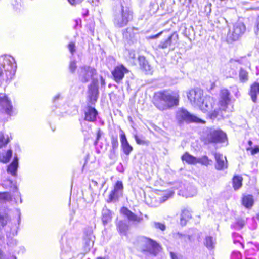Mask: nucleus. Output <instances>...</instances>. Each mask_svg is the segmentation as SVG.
<instances>
[{
    "label": "nucleus",
    "mask_w": 259,
    "mask_h": 259,
    "mask_svg": "<svg viewBox=\"0 0 259 259\" xmlns=\"http://www.w3.org/2000/svg\"><path fill=\"white\" fill-rule=\"evenodd\" d=\"M191 218V213L187 209H184L182 211L181 215L180 223L182 225H185L186 222Z\"/></svg>",
    "instance_id": "nucleus-31"
},
{
    "label": "nucleus",
    "mask_w": 259,
    "mask_h": 259,
    "mask_svg": "<svg viewBox=\"0 0 259 259\" xmlns=\"http://www.w3.org/2000/svg\"><path fill=\"white\" fill-rule=\"evenodd\" d=\"M177 119L180 124L183 122L187 123L196 122V123H204V121L198 117L190 114L185 109H182L177 112Z\"/></svg>",
    "instance_id": "nucleus-9"
},
{
    "label": "nucleus",
    "mask_w": 259,
    "mask_h": 259,
    "mask_svg": "<svg viewBox=\"0 0 259 259\" xmlns=\"http://www.w3.org/2000/svg\"><path fill=\"white\" fill-rule=\"evenodd\" d=\"M242 178L239 176H234L233 179V187L235 190L239 189L242 186Z\"/></svg>",
    "instance_id": "nucleus-35"
},
{
    "label": "nucleus",
    "mask_w": 259,
    "mask_h": 259,
    "mask_svg": "<svg viewBox=\"0 0 259 259\" xmlns=\"http://www.w3.org/2000/svg\"><path fill=\"white\" fill-rule=\"evenodd\" d=\"M17 227H14L13 229L11 228L10 233L9 234H7V244L8 246L9 251L12 252V253L15 252H17L18 253H19L20 252L23 253L24 251V247L22 246L17 247L18 244V241L11 236V234L13 235L17 234Z\"/></svg>",
    "instance_id": "nucleus-10"
},
{
    "label": "nucleus",
    "mask_w": 259,
    "mask_h": 259,
    "mask_svg": "<svg viewBox=\"0 0 259 259\" xmlns=\"http://www.w3.org/2000/svg\"><path fill=\"white\" fill-rule=\"evenodd\" d=\"M3 70H4L3 68L0 65V84H1V83L3 81H7L8 80H10V79H5L6 73H5V74H4L3 73Z\"/></svg>",
    "instance_id": "nucleus-48"
},
{
    "label": "nucleus",
    "mask_w": 259,
    "mask_h": 259,
    "mask_svg": "<svg viewBox=\"0 0 259 259\" xmlns=\"http://www.w3.org/2000/svg\"><path fill=\"white\" fill-rule=\"evenodd\" d=\"M0 65L6 73L5 79H12L17 68L14 58L10 55H2L0 56Z\"/></svg>",
    "instance_id": "nucleus-5"
},
{
    "label": "nucleus",
    "mask_w": 259,
    "mask_h": 259,
    "mask_svg": "<svg viewBox=\"0 0 259 259\" xmlns=\"http://www.w3.org/2000/svg\"><path fill=\"white\" fill-rule=\"evenodd\" d=\"M248 145L250 146V147H251V146L252 145V144H253V143H252V141H251V140H249V141H248Z\"/></svg>",
    "instance_id": "nucleus-63"
},
{
    "label": "nucleus",
    "mask_w": 259,
    "mask_h": 259,
    "mask_svg": "<svg viewBox=\"0 0 259 259\" xmlns=\"http://www.w3.org/2000/svg\"><path fill=\"white\" fill-rule=\"evenodd\" d=\"M153 226L156 229H159L162 231H164L165 230L166 227L164 224L154 222L153 223Z\"/></svg>",
    "instance_id": "nucleus-45"
},
{
    "label": "nucleus",
    "mask_w": 259,
    "mask_h": 259,
    "mask_svg": "<svg viewBox=\"0 0 259 259\" xmlns=\"http://www.w3.org/2000/svg\"><path fill=\"white\" fill-rule=\"evenodd\" d=\"M135 140L136 141V142L138 144H145L146 143V141L140 138L139 136H138L137 135H135Z\"/></svg>",
    "instance_id": "nucleus-51"
},
{
    "label": "nucleus",
    "mask_w": 259,
    "mask_h": 259,
    "mask_svg": "<svg viewBox=\"0 0 259 259\" xmlns=\"http://www.w3.org/2000/svg\"><path fill=\"white\" fill-rule=\"evenodd\" d=\"M253 204V199L252 195L244 196L242 198V204L247 208L251 207Z\"/></svg>",
    "instance_id": "nucleus-29"
},
{
    "label": "nucleus",
    "mask_w": 259,
    "mask_h": 259,
    "mask_svg": "<svg viewBox=\"0 0 259 259\" xmlns=\"http://www.w3.org/2000/svg\"><path fill=\"white\" fill-rule=\"evenodd\" d=\"M76 61L75 60L71 61L69 66L70 71L72 73H74L76 69Z\"/></svg>",
    "instance_id": "nucleus-44"
},
{
    "label": "nucleus",
    "mask_w": 259,
    "mask_h": 259,
    "mask_svg": "<svg viewBox=\"0 0 259 259\" xmlns=\"http://www.w3.org/2000/svg\"><path fill=\"white\" fill-rule=\"evenodd\" d=\"M187 97L193 106H200L203 100V92L199 88H195L189 91Z\"/></svg>",
    "instance_id": "nucleus-12"
},
{
    "label": "nucleus",
    "mask_w": 259,
    "mask_h": 259,
    "mask_svg": "<svg viewBox=\"0 0 259 259\" xmlns=\"http://www.w3.org/2000/svg\"><path fill=\"white\" fill-rule=\"evenodd\" d=\"M239 78L242 83L246 82L248 80V72L242 67L239 71Z\"/></svg>",
    "instance_id": "nucleus-32"
},
{
    "label": "nucleus",
    "mask_w": 259,
    "mask_h": 259,
    "mask_svg": "<svg viewBox=\"0 0 259 259\" xmlns=\"http://www.w3.org/2000/svg\"><path fill=\"white\" fill-rule=\"evenodd\" d=\"M191 192L190 193H186L184 196L186 197H191L195 196L197 193L196 189L194 188H190Z\"/></svg>",
    "instance_id": "nucleus-46"
},
{
    "label": "nucleus",
    "mask_w": 259,
    "mask_h": 259,
    "mask_svg": "<svg viewBox=\"0 0 259 259\" xmlns=\"http://www.w3.org/2000/svg\"><path fill=\"white\" fill-rule=\"evenodd\" d=\"M183 161H185L188 164H195L197 163V157H195L188 152H186L181 157Z\"/></svg>",
    "instance_id": "nucleus-28"
},
{
    "label": "nucleus",
    "mask_w": 259,
    "mask_h": 259,
    "mask_svg": "<svg viewBox=\"0 0 259 259\" xmlns=\"http://www.w3.org/2000/svg\"><path fill=\"white\" fill-rule=\"evenodd\" d=\"M120 137L122 149L125 155H128L132 151L133 148L128 142L126 135L123 131L120 130Z\"/></svg>",
    "instance_id": "nucleus-17"
},
{
    "label": "nucleus",
    "mask_w": 259,
    "mask_h": 259,
    "mask_svg": "<svg viewBox=\"0 0 259 259\" xmlns=\"http://www.w3.org/2000/svg\"><path fill=\"white\" fill-rule=\"evenodd\" d=\"M74 256L71 247L66 244V246H63L61 254V259H72Z\"/></svg>",
    "instance_id": "nucleus-24"
},
{
    "label": "nucleus",
    "mask_w": 259,
    "mask_h": 259,
    "mask_svg": "<svg viewBox=\"0 0 259 259\" xmlns=\"http://www.w3.org/2000/svg\"><path fill=\"white\" fill-rule=\"evenodd\" d=\"M233 256L235 255L237 257V259H240L241 257V254L238 251L234 252L232 254Z\"/></svg>",
    "instance_id": "nucleus-57"
},
{
    "label": "nucleus",
    "mask_w": 259,
    "mask_h": 259,
    "mask_svg": "<svg viewBox=\"0 0 259 259\" xmlns=\"http://www.w3.org/2000/svg\"><path fill=\"white\" fill-rule=\"evenodd\" d=\"M138 29L134 27H128L123 30V35L127 40L132 42L135 39L136 35L138 34Z\"/></svg>",
    "instance_id": "nucleus-20"
},
{
    "label": "nucleus",
    "mask_w": 259,
    "mask_h": 259,
    "mask_svg": "<svg viewBox=\"0 0 259 259\" xmlns=\"http://www.w3.org/2000/svg\"><path fill=\"white\" fill-rule=\"evenodd\" d=\"M247 151H250L252 155H254L259 152V146H255L254 148L248 147Z\"/></svg>",
    "instance_id": "nucleus-47"
},
{
    "label": "nucleus",
    "mask_w": 259,
    "mask_h": 259,
    "mask_svg": "<svg viewBox=\"0 0 259 259\" xmlns=\"http://www.w3.org/2000/svg\"><path fill=\"white\" fill-rule=\"evenodd\" d=\"M113 23L114 26L121 28L126 26L133 18V12L127 6L120 2L113 9Z\"/></svg>",
    "instance_id": "nucleus-3"
},
{
    "label": "nucleus",
    "mask_w": 259,
    "mask_h": 259,
    "mask_svg": "<svg viewBox=\"0 0 259 259\" xmlns=\"http://www.w3.org/2000/svg\"><path fill=\"white\" fill-rule=\"evenodd\" d=\"M60 94H57L53 98V102H55L56 101L59 100L60 99Z\"/></svg>",
    "instance_id": "nucleus-59"
},
{
    "label": "nucleus",
    "mask_w": 259,
    "mask_h": 259,
    "mask_svg": "<svg viewBox=\"0 0 259 259\" xmlns=\"http://www.w3.org/2000/svg\"><path fill=\"white\" fill-rule=\"evenodd\" d=\"M9 217L7 214L0 213V229L7 223Z\"/></svg>",
    "instance_id": "nucleus-41"
},
{
    "label": "nucleus",
    "mask_w": 259,
    "mask_h": 259,
    "mask_svg": "<svg viewBox=\"0 0 259 259\" xmlns=\"http://www.w3.org/2000/svg\"><path fill=\"white\" fill-rule=\"evenodd\" d=\"M128 72V69L123 65H121L116 67L112 71V74L114 80L117 83H120L124 77L125 73H126Z\"/></svg>",
    "instance_id": "nucleus-16"
},
{
    "label": "nucleus",
    "mask_w": 259,
    "mask_h": 259,
    "mask_svg": "<svg viewBox=\"0 0 259 259\" xmlns=\"http://www.w3.org/2000/svg\"><path fill=\"white\" fill-rule=\"evenodd\" d=\"M117 226L120 234L126 235L128 229V226L125 222L120 221L118 222Z\"/></svg>",
    "instance_id": "nucleus-33"
},
{
    "label": "nucleus",
    "mask_w": 259,
    "mask_h": 259,
    "mask_svg": "<svg viewBox=\"0 0 259 259\" xmlns=\"http://www.w3.org/2000/svg\"><path fill=\"white\" fill-rule=\"evenodd\" d=\"M246 27L244 24L241 22L235 23L233 26V31L228 34V40L236 41L244 33Z\"/></svg>",
    "instance_id": "nucleus-11"
},
{
    "label": "nucleus",
    "mask_w": 259,
    "mask_h": 259,
    "mask_svg": "<svg viewBox=\"0 0 259 259\" xmlns=\"http://www.w3.org/2000/svg\"><path fill=\"white\" fill-rule=\"evenodd\" d=\"M92 184L93 186H95V187H98V182L96 181H95V180H92Z\"/></svg>",
    "instance_id": "nucleus-61"
},
{
    "label": "nucleus",
    "mask_w": 259,
    "mask_h": 259,
    "mask_svg": "<svg viewBox=\"0 0 259 259\" xmlns=\"http://www.w3.org/2000/svg\"><path fill=\"white\" fill-rule=\"evenodd\" d=\"M12 152L11 150H9L7 152H3L0 153V161L6 163L9 161L12 157Z\"/></svg>",
    "instance_id": "nucleus-30"
},
{
    "label": "nucleus",
    "mask_w": 259,
    "mask_h": 259,
    "mask_svg": "<svg viewBox=\"0 0 259 259\" xmlns=\"http://www.w3.org/2000/svg\"><path fill=\"white\" fill-rule=\"evenodd\" d=\"M214 157L216 161L215 167L217 169L223 170L224 168H227L226 157L220 153H215Z\"/></svg>",
    "instance_id": "nucleus-19"
},
{
    "label": "nucleus",
    "mask_w": 259,
    "mask_h": 259,
    "mask_svg": "<svg viewBox=\"0 0 259 259\" xmlns=\"http://www.w3.org/2000/svg\"><path fill=\"white\" fill-rule=\"evenodd\" d=\"M254 31L256 35L259 34V15L257 19L256 25L254 28Z\"/></svg>",
    "instance_id": "nucleus-53"
},
{
    "label": "nucleus",
    "mask_w": 259,
    "mask_h": 259,
    "mask_svg": "<svg viewBox=\"0 0 259 259\" xmlns=\"http://www.w3.org/2000/svg\"><path fill=\"white\" fill-rule=\"evenodd\" d=\"M230 93L228 90L223 89L220 93V109H221V117L225 118L229 116V113L232 111L231 109L228 107V104L230 102L229 98Z\"/></svg>",
    "instance_id": "nucleus-7"
},
{
    "label": "nucleus",
    "mask_w": 259,
    "mask_h": 259,
    "mask_svg": "<svg viewBox=\"0 0 259 259\" xmlns=\"http://www.w3.org/2000/svg\"><path fill=\"white\" fill-rule=\"evenodd\" d=\"M83 236V250L87 252L93 247L95 240V236L93 234L92 231L90 229L84 232Z\"/></svg>",
    "instance_id": "nucleus-15"
},
{
    "label": "nucleus",
    "mask_w": 259,
    "mask_h": 259,
    "mask_svg": "<svg viewBox=\"0 0 259 259\" xmlns=\"http://www.w3.org/2000/svg\"><path fill=\"white\" fill-rule=\"evenodd\" d=\"M101 136V132L100 129H99L98 131L97 134L96 140L95 142V144H97V143L98 142V140L100 138Z\"/></svg>",
    "instance_id": "nucleus-55"
},
{
    "label": "nucleus",
    "mask_w": 259,
    "mask_h": 259,
    "mask_svg": "<svg viewBox=\"0 0 259 259\" xmlns=\"http://www.w3.org/2000/svg\"><path fill=\"white\" fill-rule=\"evenodd\" d=\"M121 196H122V195L119 193L112 190L109 195L108 198L107 199V202L108 203L116 202L118 201L119 197Z\"/></svg>",
    "instance_id": "nucleus-34"
},
{
    "label": "nucleus",
    "mask_w": 259,
    "mask_h": 259,
    "mask_svg": "<svg viewBox=\"0 0 259 259\" xmlns=\"http://www.w3.org/2000/svg\"><path fill=\"white\" fill-rule=\"evenodd\" d=\"M161 32L157 34H156L155 35H153V36H151L150 38L152 39H156V38H158L161 35Z\"/></svg>",
    "instance_id": "nucleus-60"
},
{
    "label": "nucleus",
    "mask_w": 259,
    "mask_h": 259,
    "mask_svg": "<svg viewBox=\"0 0 259 259\" xmlns=\"http://www.w3.org/2000/svg\"><path fill=\"white\" fill-rule=\"evenodd\" d=\"M178 39V35L176 32H174L167 37L162 39L156 46V49L159 50L170 48L171 46L175 45L177 43Z\"/></svg>",
    "instance_id": "nucleus-13"
},
{
    "label": "nucleus",
    "mask_w": 259,
    "mask_h": 259,
    "mask_svg": "<svg viewBox=\"0 0 259 259\" xmlns=\"http://www.w3.org/2000/svg\"><path fill=\"white\" fill-rule=\"evenodd\" d=\"M9 259H16V257L15 255H12V256H11Z\"/></svg>",
    "instance_id": "nucleus-64"
},
{
    "label": "nucleus",
    "mask_w": 259,
    "mask_h": 259,
    "mask_svg": "<svg viewBox=\"0 0 259 259\" xmlns=\"http://www.w3.org/2000/svg\"><path fill=\"white\" fill-rule=\"evenodd\" d=\"M9 142V139L8 136L5 137L2 132H0V148L5 146Z\"/></svg>",
    "instance_id": "nucleus-40"
},
{
    "label": "nucleus",
    "mask_w": 259,
    "mask_h": 259,
    "mask_svg": "<svg viewBox=\"0 0 259 259\" xmlns=\"http://www.w3.org/2000/svg\"><path fill=\"white\" fill-rule=\"evenodd\" d=\"M121 212L130 221L140 223L143 220L142 217H138L126 207H123L121 210Z\"/></svg>",
    "instance_id": "nucleus-21"
},
{
    "label": "nucleus",
    "mask_w": 259,
    "mask_h": 259,
    "mask_svg": "<svg viewBox=\"0 0 259 259\" xmlns=\"http://www.w3.org/2000/svg\"><path fill=\"white\" fill-rule=\"evenodd\" d=\"M171 259H180L177 255L174 252H170V253Z\"/></svg>",
    "instance_id": "nucleus-58"
},
{
    "label": "nucleus",
    "mask_w": 259,
    "mask_h": 259,
    "mask_svg": "<svg viewBox=\"0 0 259 259\" xmlns=\"http://www.w3.org/2000/svg\"><path fill=\"white\" fill-rule=\"evenodd\" d=\"M153 100L154 105L163 111L178 105L179 95L176 91H161L155 94Z\"/></svg>",
    "instance_id": "nucleus-2"
},
{
    "label": "nucleus",
    "mask_w": 259,
    "mask_h": 259,
    "mask_svg": "<svg viewBox=\"0 0 259 259\" xmlns=\"http://www.w3.org/2000/svg\"><path fill=\"white\" fill-rule=\"evenodd\" d=\"M0 111L11 115L13 113V106L8 97L4 94H0Z\"/></svg>",
    "instance_id": "nucleus-14"
},
{
    "label": "nucleus",
    "mask_w": 259,
    "mask_h": 259,
    "mask_svg": "<svg viewBox=\"0 0 259 259\" xmlns=\"http://www.w3.org/2000/svg\"><path fill=\"white\" fill-rule=\"evenodd\" d=\"M174 236L176 239H180L185 242H187V240H190L191 238L189 235L182 234L180 232H177L174 234Z\"/></svg>",
    "instance_id": "nucleus-38"
},
{
    "label": "nucleus",
    "mask_w": 259,
    "mask_h": 259,
    "mask_svg": "<svg viewBox=\"0 0 259 259\" xmlns=\"http://www.w3.org/2000/svg\"><path fill=\"white\" fill-rule=\"evenodd\" d=\"M198 106L203 112H207L211 119H214L219 116H221V109L215 104V101L212 97H206L202 101L201 105Z\"/></svg>",
    "instance_id": "nucleus-6"
},
{
    "label": "nucleus",
    "mask_w": 259,
    "mask_h": 259,
    "mask_svg": "<svg viewBox=\"0 0 259 259\" xmlns=\"http://www.w3.org/2000/svg\"><path fill=\"white\" fill-rule=\"evenodd\" d=\"M112 219L111 212L110 210L105 207L102 210V220L104 225L107 224L111 221Z\"/></svg>",
    "instance_id": "nucleus-27"
},
{
    "label": "nucleus",
    "mask_w": 259,
    "mask_h": 259,
    "mask_svg": "<svg viewBox=\"0 0 259 259\" xmlns=\"http://www.w3.org/2000/svg\"><path fill=\"white\" fill-rule=\"evenodd\" d=\"M123 189V184L121 181H117L113 191L117 192L122 195V191Z\"/></svg>",
    "instance_id": "nucleus-39"
},
{
    "label": "nucleus",
    "mask_w": 259,
    "mask_h": 259,
    "mask_svg": "<svg viewBox=\"0 0 259 259\" xmlns=\"http://www.w3.org/2000/svg\"><path fill=\"white\" fill-rule=\"evenodd\" d=\"M69 3L73 6H75L81 3L83 0H68Z\"/></svg>",
    "instance_id": "nucleus-52"
},
{
    "label": "nucleus",
    "mask_w": 259,
    "mask_h": 259,
    "mask_svg": "<svg viewBox=\"0 0 259 259\" xmlns=\"http://www.w3.org/2000/svg\"><path fill=\"white\" fill-rule=\"evenodd\" d=\"M78 74L79 80L83 83L92 80L91 83L88 86V97L89 103L94 104L99 94L98 80L95 77L97 74V70L90 66L82 65L79 67Z\"/></svg>",
    "instance_id": "nucleus-1"
},
{
    "label": "nucleus",
    "mask_w": 259,
    "mask_h": 259,
    "mask_svg": "<svg viewBox=\"0 0 259 259\" xmlns=\"http://www.w3.org/2000/svg\"><path fill=\"white\" fill-rule=\"evenodd\" d=\"M111 145H112V150L111 151L115 153L116 150L118 147L119 143L118 141L117 136H112L111 137Z\"/></svg>",
    "instance_id": "nucleus-37"
},
{
    "label": "nucleus",
    "mask_w": 259,
    "mask_h": 259,
    "mask_svg": "<svg viewBox=\"0 0 259 259\" xmlns=\"http://www.w3.org/2000/svg\"><path fill=\"white\" fill-rule=\"evenodd\" d=\"M204 244L208 249L212 250L215 248L216 239L212 236H206L204 239Z\"/></svg>",
    "instance_id": "nucleus-25"
},
{
    "label": "nucleus",
    "mask_w": 259,
    "mask_h": 259,
    "mask_svg": "<svg viewBox=\"0 0 259 259\" xmlns=\"http://www.w3.org/2000/svg\"><path fill=\"white\" fill-rule=\"evenodd\" d=\"M226 135L221 130H213L209 132L204 139L205 144L223 143L226 140Z\"/></svg>",
    "instance_id": "nucleus-8"
},
{
    "label": "nucleus",
    "mask_w": 259,
    "mask_h": 259,
    "mask_svg": "<svg viewBox=\"0 0 259 259\" xmlns=\"http://www.w3.org/2000/svg\"><path fill=\"white\" fill-rule=\"evenodd\" d=\"M10 198V195L8 192L0 193V204L9 200Z\"/></svg>",
    "instance_id": "nucleus-42"
},
{
    "label": "nucleus",
    "mask_w": 259,
    "mask_h": 259,
    "mask_svg": "<svg viewBox=\"0 0 259 259\" xmlns=\"http://www.w3.org/2000/svg\"><path fill=\"white\" fill-rule=\"evenodd\" d=\"M197 163H200L205 166H208L212 163V161L209 159L207 156H203L201 157L197 158Z\"/></svg>",
    "instance_id": "nucleus-36"
},
{
    "label": "nucleus",
    "mask_w": 259,
    "mask_h": 259,
    "mask_svg": "<svg viewBox=\"0 0 259 259\" xmlns=\"http://www.w3.org/2000/svg\"><path fill=\"white\" fill-rule=\"evenodd\" d=\"M170 196V194H167L166 195H164L161 197L160 199V201L162 202H165L166 200H167Z\"/></svg>",
    "instance_id": "nucleus-56"
},
{
    "label": "nucleus",
    "mask_w": 259,
    "mask_h": 259,
    "mask_svg": "<svg viewBox=\"0 0 259 259\" xmlns=\"http://www.w3.org/2000/svg\"><path fill=\"white\" fill-rule=\"evenodd\" d=\"M259 94V83L254 82L251 86L249 95L250 96L251 100L254 103L257 101V97Z\"/></svg>",
    "instance_id": "nucleus-22"
},
{
    "label": "nucleus",
    "mask_w": 259,
    "mask_h": 259,
    "mask_svg": "<svg viewBox=\"0 0 259 259\" xmlns=\"http://www.w3.org/2000/svg\"><path fill=\"white\" fill-rule=\"evenodd\" d=\"M245 225V221L242 219H237L235 223V227L237 229H240Z\"/></svg>",
    "instance_id": "nucleus-43"
},
{
    "label": "nucleus",
    "mask_w": 259,
    "mask_h": 259,
    "mask_svg": "<svg viewBox=\"0 0 259 259\" xmlns=\"http://www.w3.org/2000/svg\"><path fill=\"white\" fill-rule=\"evenodd\" d=\"M138 61L139 65L142 69L146 72H148L151 71V66L149 65L148 61L144 56H140L138 57Z\"/></svg>",
    "instance_id": "nucleus-23"
},
{
    "label": "nucleus",
    "mask_w": 259,
    "mask_h": 259,
    "mask_svg": "<svg viewBox=\"0 0 259 259\" xmlns=\"http://www.w3.org/2000/svg\"><path fill=\"white\" fill-rule=\"evenodd\" d=\"M100 79H101V82L102 85H105V79L101 76H100Z\"/></svg>",
    "instance_id": "nucleus-62"
},
{
    "label": "nucleus",
    "mask_w": 259,
    "mask_h": 259,
    "mask_svg": "<svg viewBox=\"0 0 259 259\" xmlns=\"http://www.w3.org/2000/svg\"><path fill=\"white\" fill-rule=\"evenodd\" d=\"M211 4H209L205 6V10L207 12V14H209L211 12Z\"/></svg>",
    "instance_id": "nucleus-54"
},
{
    "label": "nucleus",
    "mask_w": 259,
    "mask_h": 259,
    "mask_svg": "<svg viewBox=\"0 0 259 259\" xmlns=\"http://www.w3.org/2000/svg\"><path fill=\"white\" fill-rule=\"evenodd\" d=\"M68 49L71 54L73 55L76 51L75 44L74 42H70L69 44Z\"/></svg>",
    "instance_id": "nucleus-50"
},
{
    "label": "nucleus",
    "mask_w": 259,
    "mask_h": 259,
    "mask_svg": "<svg viewBox=\"0 0 259 259\" xmlns=\"http://www.w3.org/2000/svg\"><path fill=\"white\" fill-rule=\"evenodd\" d=\"M136 246L139 251L146 255L156 256L161 249L160 245L156 241L144 236L138 238Z\"/></svg>",
    "instance_id": "nucleus-4"
},
{
    "label": "nucleus",
    "mask_w": 259,
    "mask_h": 259,
    "mask_svg": "<svg viewBox=\"0 0 259 259\" xmlns=\"http://www.w3.org/2000/svg\"><path fill=\"white\" fill-rule=\"evenodd\" d=\"M84 120L89 122H95L96 120L98 111L95 108L88 105L84 111Z\"/></svg>",
    "instance_id": "nucleus-18"
},
{
    "label": "nucleus",
    "mask_w": 259,
    "mask_h": 259,
    "mask_svg": "<svg viewBox=\"0 0 259 259\" xmlns=\"http://www.w3.org/2000/svg\"><path fill=\"white\" fill-rule=\"evenodd\" d=\"M89 2L93 6H98L103 3V0H89Z\"/></svg>",
    "instance_id": "nucleus-49"
},
{
    "label": "nucleus",
    "mask_w": 259,
    "mask_h": 259,
    "mask_svg": "<svg viewBox=\"0 0 259 259\" xmlns=\"http://www.w3.org/2000/svg\"><path fill=\"white\" fill-rule=\"evenodd\" d=\"M18 166V159L17 157H14L13 161L8 166L7 171L13 176L16 175V171Z\"/></svg>",
    "instance_id": "nucleus-26"
}]
</instances>
